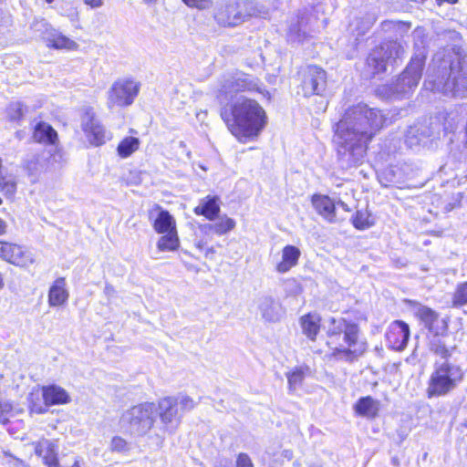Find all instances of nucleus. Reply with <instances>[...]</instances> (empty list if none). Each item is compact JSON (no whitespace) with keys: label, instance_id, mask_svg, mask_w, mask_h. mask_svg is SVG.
<instances>
[{"label":"nucleus","instance_id":"1","mask_svg":"<svg viewBox=\"0 0 467 467\" xmlns=\"http://www.w3.org/2000/svg\"><path fill=\"white\" fill-rule=\"evenodd\" d=\"M385 117L380 110L359 103L348 109L337 124L334 141L337 154L350 165L363 160L367 145L383 127Z\"/></svg>","mask_w":467,"mask_h":467},{"label":"nucleus","instance_id":"2","mask_svg":"<svg viewBox=\"0 0 467 467\" xmlns=\"http://www.w3.org/2000/svg\"><path fill=\"white\" fill-rule=\"evenodd\" d=\"M434 62H439V74L428 75L424 88L452 97H462L467 92V55L463 48L453 46L437 53Z\"/></svg>","mask_w":467,"mask_h":467},{"label":"nucleus","instance_id":"3","mask_svg":"<svg viewBox=\"0 0 467 467\" xmlns=\"http://www.w3.org/2000/svg\"><path fill=\"white\" fill-rule=\"evenodd\" d=\"M221 117L238 141L255 140L267 125L265 109L254 99L241 97L230 108L221 110Z\"/></svg>","mask_w":467,"mask_h":467},{"label":"nucleus","instance_id":"4","mask_svg":"<svg viewBox=\"0 0 467 467\" xmlns=\"http://www.w3.org/2000/svg\"><path fill=\"white\" fill-rule=\"evenodd\" d=\"M329 345L333 349V356L338 359L351 362L361 356L367 348L365 341L358 337V327L356 324L348 323L345 319H329L327 327Z\"/></svg>","mask_w":467,"mask_h":467},{"label":"nucleus","instance_id":"5","mask_svg":"<svg viewBox=\"0 0 467 467\" xmlns=\"http://www.w3.org/2000/svg\"><path fill=\"white\" fill-rule=\"evenodd\" d=\"M426 60L424 51L413 56L395 81L390 84H384L378 87L377 95L384 99H408L413 94L422 76Z\"/></svg>","mask_w":467,"mask_h":467},{"label":"nucleus","instance_id":"6","mask_svg":"<svg viewBox=\"0 0 467 467\" xmlns=\"http://www.w3.org/2000/svg\"><path fill=\"white\" fill-rule=\"evenodd\" d=\"M267 12L264 6L253 1L230 2L222 5L215 14L216 21L224 26H236L252 16L265 17Z\"/></svg>","mask_w":467,"mask_h":467},{"label":"nucleus","instance_id":"7","mask_svg":"<svg viewBox=\"0 0 467 467\" xmlns=\"http://www.w3.org/2000/svg\"><path fill=\"white\" fill-rule=\"evenodd\" d=\"M157 411L153 402H145L133 406L123 412L119 424L122 430L133 435H144L153 426L154 414Z\"/></svg>","mask_w":467,"mask_h":467},{"label":"nucleus","instance_id":"8","mask_svg":"<svg viewBox=\"0 0 467 467\" xmlns=\"http://www.w3.org/2000/svg\"><path fill=\"white\" fill-rule=\"evenodd\" d=\"M257 91L262 93L259 80L243 72H230L223 74L217 82L215 94L221 101L238 92Z\"/></svg>","mask_w":467,"mask_h":467},{"label":"nucleus","instance_id":"9","mask_svg":"<svg viewBox=\"0 0 467 467\" xmlns=\"http://www.w3.org/2000/svg\"><path fill=\"white\" fill-rule=\"evenodd\" d=\"M462 378L460 367L447 361L435 364L428 388L429 396L445 395L456 386V382Z\"/></svg>","mask_w":467,"mask_h":467},{"label":"nucleus","instance_id":"10","mask_svg":"<svg viewBox=\"0 0 467 467\" xmlns=\"http://www.w3.org/2000/svg\"><path fill=\"white\" fill-rule=\"evenodd\" d=\"M405 47L398 41H388L374 48L367 58V65L372 74L386 71L387 66L401 58Z\"/></svg>","mask_w":467,"mask_h":467},{"label":"nucleus","instance_id":"11","mask_svg":"<svg viewBox=\"0 0 467 467\" xmlns=\"http://www.w3.org/2000/svg\"><path fill=\"white\" fill-rule=\"evenodd\" d=\"M29 408L32 412L42 414L47 411V406L67 404L70 401L68 393L57 385L44 386L39 389L33 390L29 394Z\"/></svg>","mask_w":467,"mask_h":467},{"label":"nucleus","instance_id":"12","mask_svg":"<svg viewBox=\"0 0 467 467\" xmlns=\"http://www.w3.org/2000/svg\"><path fill=\"white\" fill-rule=\"evenodd\" d=\"M140 84L131 78L116 80L107 93V105L109 109L124 108L131 105L138 96Z\"/></svg>","mask_w":467,"mask_h":467},{"label":"nucleus","instance_id":"13","mask_svg":"<svg viewBox=\"0 0 467 467\" xmlns=\"http://www.w3.org/2000/svg\"><path fill=\"white\" fill-rule=\"evenodd\" d=\"M80 128L87 140L93 146L103 145L108 140L107 131L96 117V113L91 107L82 109Z\"/></svg>","mask_w":467,"mask_h":467},{"label":"nucleus","instance_id":"14","mask_svg":"<svg viewBox=\"0 0 467 467\" xmlns=\"http://www.w3.org/2000/svg\"><path fill=\"white\" fill-rule=\"evenodd\" d=\"M327 86V73L317 66H308L302 72L301 89L306 97L320 95Z\"/></svg>","mask_w":467,"mask_h":467},{"label":"nucleus","instance_id":"15","mask_svg":"<svg viewBox=\"0 0 467 467\" xmlns=\"http://www.w3.org/2000/svg\"><path fill=\"white\" fill-rule=\"evenodd\" d=\"M0 257L16 266L26 267L35 263L34 254L26 247L0 241Z\"/></svg>","mask_w":467,"mask_h":467},{"label":"nucleus","instance_id":"16","mask_svg":"<svg viewBox=\"0 0 467 467\" xmlns=\"http://www.w3.org/2000/svg\"><path fill=\"white\" fill-rule=\"evenodd\" d=\"M156 408L163 429L169 433H173L179 427L182 418L179 408L176 407V400L171 396L162 398L158 401Z\"/></svg>","mask_w":467,"mask_h":467},{"label":"nucleus","instance_id":"17","mask_svg":"<svg viewBox=\"0 0 467 467\" xmlns=\"http://www.w3.org/2000/svg\"><path fill=\"white\" fill-rule=\"evenodd\" d=\"M409 338V325L401 320L392 322L386 333L389 348L397 351H401L406 348Z\"/></svg>","mask_w":467,"mask_h":467},{"label":"nucleus","instance_id":"18","mask_svg":"<svg viewBox=\"0 0 467 467\" xmlns=\"http://www.w3.org/2000/svg\"><path fill=\"white\" fill-rule=\"evenodd\" d=\"M17 186L16 168L13 164L4 165L0 158V193L7 199H13L17 192Z\"/></svg>","mask_w":467,"mask_h":467},{"label":"nucleus","instance_id":"19","mask_svg":"<svg viewBox=\"0 0 467 467\" xmlns=\"http://www.w3.org/2000/svg\"><path fill=\"white\" fill-rule=\"evenodd\" d=\"M257 306L261 317L266 322L276 323L280 321L285 315V310L281 304L269 296L260 297Z\"/></svg>","mask_w":467,"mask_h":467},{"label":"nucleus","instance_id":"20","mask_svg":"<svg viewBox=\"0 0 467 467\" xmlns=\"http://www.w3.org/2000/svg\"><path fill=\"white\" fill-rule=\"evenodd\" d=\"M150 219L152 221V227L157 234H161L177 231L174 217L159 205H156V207L150 212Z\"/></svg>","mask_w":467,"mask_h":467},{"label":"nucleus","instance_id":"21","mask_svg":"<svg viewBox=\"0 0 467 467\" xmlns=\"http://www.w3.org/2000/svg\"><path fill=\"white\" fill-rule=\"evenodd\" d=\"M69 297L67 283L64 277L57 278L48 290V305L51 307L64 306Z\"/></svg>","mask_w":467,"mask_h":467},{"label":"nucleus","instance_id":"22","mask_svg":"<svg viewBox=\"0 0 467 467\" xmlns=\"http://www.w3.org/2000/svg\"><path fill=\"white\" fill-rule=\"evenodd\" d=\"M220 211V198L215 195H207L201 199L199 204L193 209L196 215H202L209 221H214Z\"/></svg>","mask_w":467,"mask_h":467},{"label":"nucleus","instance_id":"23","mask_svg":"<svg viewBox=\"0 0 467 467\" xmlns=\"http://www.w3.org/2000/svg\"><path fill=\"white\" fill-rule=\"evenodd\" d=\"M301 252L295 245H285L282 250L281 261L276 265L275 269L280 274H285L297 265Z\"/></svg>","mask_w":467,"mask_h":467},{"label":"nucleus","instance_id":"24","mask_svg":"<svg viewBox=\"0 0 467 467\" xmlns=\"http://www.w3.org/2000/svg\"><path fill=\"white\" fill-rule=\"evenodd\" d=\"M312 204L318 214L329 223L336 221V202L327 195H314Z\"/></svg>","mask_w":467,"mask_h":467},{"label":"nucleus","instance_id":"25","mask_svg":"<svg viewBox=\"0 0 467 467\" xmlns=\"http://www.w3.org/2000/svg\"><path fill=\"white\" fill-rule=\"evenodd\" d=\"M455 348L454 345L448 344L447 336H439V334H433V337L430 340V350L441 358H448L451 356Z\"/></svg>","mask_w":467,"mask_h":467},{"label":"nucleus","instance_id":"26","mask_svg":"<svg viewBox=\"0 0 467 467\" xmlns=\"http://www.w3.org/2000/svg\"><path fill=\"white\" fill-rule=\"evenodd\" d=\"M355 412L366 418H374L379 410V402L370 396L360 398L354 406Z\"/></svg>","mask_w":467,"mask_h":467},{"label":"nucleus","instance_id":"27","mask_svg":"<svg viewBox=\"0 0 467 467\" xmlns=\"http://www.w3.org/2000/svg\"><path fill=\"white\" fill-rule=\"evenodd\" d=\"M429 136V128L426 125L419 123L408 129L405 135V141L410 148H413L424 142V140Z\"/></svg>","mask_w":467,"mask_h":467},{"label":"nucleus","instance_id":"28","mask_svg":"<svg viewBox=\"0 0 467 467\" xmlns=\"http://www.w3.org/2000/svg\"><path fill=\"white\" fill-rule=\"evenodd\" d=\"M33 137L40 143L55 144L57 140V131L46 122H39L36 126Z\"/></svg>","mask_w":467,"mask_h":467},{"label":"nucleus","instance_id":"29","mask_svg":"<svg viewBox=\"0 0 467 467\" xmlns=\"http://www.w3.org/2000/svg\"><path fill=\"white\" fill-rule=\"evenodd\" d=\"M416 316L423 322L425 327L431 334H439V328L435 326L439 321L438 313L430 307L420 306L418 308Z\"/></svg>","mask_w":467,"mask_h":467},{"label":"nucleus","instance_id":"30","mask_svg":"<svg viewBox=\"0 0 467 467\" xmlns=\"http://www.w3.org/2000/svg\"><path fill=\"white\" fill-rule=\"evenodd\" d=\"M235 226V221L226 214H223L221 216L218 215V221L216 223L206 224L204 228L218 235H223L234 230Z\"/></svg>","mask_w":467,"mask_h":467},{"label":"nucleus","instance_id":"31","mask_svg":"<svg viewBox=\"0 0 467 467\" xmlns=\"http://www.w3.org/2000/svg\"><path fill=\"white\" fill-rule=\"evenodd\" d=\"M320 318L317 315L308 314L301 317V327L303 333L311 340H315L319 332Z\"/></svg>","mask_w":467,"mask_h":467},{"label":"nucleus","instance_id":"32","mask_svg":"<svg viewBox=\"0 0 467 467\" xmlns=\"http://www.w3.org/2000/svg\"><path fill=\"white\" fill-rule=\"evenodd\" d=\"M162 236L157 242V248L160 252H173L180 246L178 232L161 234Z\"/></svg>","mask_w":467,"mask_h":467},{"label":"nucleus","instance_id":"33","mask_svg":"<svg viewBox=\"0 0 467 467\" xmlns=\"http://www.w3.org/2000/svg\"><path fill=\"white\" fill-rule=\"evenodd\" d=\"M309 372L307 366H298L286 373L288 387L290 390H295L300 387L306 375Z\"/></svg>","mask_w":467,"mask_h":467},{"label":"nucleus","instance_id":"34","mask_svg":"<svg viewBox=\"0 0 467 467\" xmlns=\"http://www.w3.org/2000/svg\"><path fill=\"white\" fill-rule=\"evenodd\" d=\"M140 141L135 137H126L118 145L117 151L119 157L125 159L140 148Z\"/></svg>","mask_w":467,"mask_h":467},{"label":"nucleus","instance_id":"35","mask_svg":"<svg viewBox=\"0 0 467 467\" xmlns=\"http://www.w3.org/2000/svg\"><path fill=\"white\" fill-rule=\"evenodd\" d=\"M352 223L358 230H366L374 225V221L368 210H358L352 218Z\"/></svg>","mask_w":467,"mask_h":467},{"label":"nucleus","instance_id":"36","mask_svg":"<svg viewBox=\"0 0 467 467\" xmlns=\"http://www.w3.org/2000/svg\"><path fill=\"white\" fill-rule=\"evenodd\" d=\"M48 45L57 49L65 48L73 50L78 47V44L74 40L60 34L54 35L50 39H48Z\"/></svg>","mask_w":467,"mask_h":467},{"label":"nucleus","instance_id":"37","mask_svg":"<svg viewBox=\"0 0 467 467\" xmlns=\"http://www.w3.org/2000/svg\"><path fill=\"white\" fill-rule=\"evenodd\" d=\"M413 40H414V48H415V53L413 56L420 53V51H424L425 55L427 56V51H426L427 36H426L425 30L423 28L417 27L413 31Z\"/></svg>","mask_w":467,"mask_h":467},{"label":"nucleus","instance_id":"38","mask_svg":"<svg viewBox=\"0 0 467 467\" xmlns=\"http://www.w3.org/2000/svg\"><path fill=\"white\" fill-rule=\"evenodd\" d=\"M467 304V282L459 284L452 296V306L460 307Z\"/></svg>","mask_w":467,"mask_h":467},{"label":"nucleus","instance_id":"39","mask_svg":"<svg viewBox=\"0 0 467 467\" xmlns=\"http://www.w3.org/2000/svg\"><path fill=\"white\" fill-rule=\"evenodd\" d=\"M172 397L176 400V407L179 408L182 413L192 410L198 403L193 399L184 394Z\"/></svg>","mask_w":467,"mask_h":467},{"label":"nucleus","instance_id":"40","mask_svg":"<svg viewBox=\"0 0 467 467\" xmlns=\"http://www.w3.org/2000/svg\"><path fill=\"white\" fill-rule=\"evenodd\" d=\"M288 37L293 42H303L307 37L303 21L289 27Z\"/></svg>","mask_w":467,"mask_h":467},{"label":"nucleus","instance_id":"41","mask_svg":"<svg viewBox=\"0 0 467 467\" xmlns=\"http://www.w3.org/2000/svg\"><path fill=\"white\" fill-rule=\"evenodd\" d=\"M24 114L23 105L16 101L12 102L7 108V115L11 120L19 119Z\"/></svg>","mask_w":467,"mask_h":467},{"label":"nucleus","instance_id":"42","mask_svg":"<svg viewBox=\"0 0 467 467\" xmlns=\"http://www.w3.org/2000/svg\"><path fill=\"white\" fill-rule=\"evenodd\" d=\"M110 448L111 451L118 452H126L130 450L129 443L119 436H115L112 438Z\"/></svg>","mask_w":467,"mask_h":467},{"label":"nucleus","instance_id":"43","mask_svg":"<svg viewBox=\"0 0 467 467\" xmlns=\"http://www.w3.org/2000/svg\"><path fill=\"white\" fill-rule=\"evenodd\" d=\"M375 17L373 16H370L369 17L366 18V19H362L360 21V25H359V22H357V26L355 27V30L357 31V35L358 36H362L364 35L371 26L372 25L375 23Z\"/></svg>","mask_w":467,"mask_h":467},{"label":"nucleus","instance_id":"44","mask_svg":"<svg viewBox=\"0 0 467 467\" xmlns=\"http://www.w3.org/2000/svg\"><path fill=\"white\" fill-rule=\"evenodd\" d=\"M182 2L192 8L208 9L212 6L211 0H182Z\"/></svg>","mask_w":467,"mask_h":467},{"label":"nucleus","instance_id":"45","mask_svg":"<svg viewBox=\"0 0 467 467\" xmlns=\"http://www.w3.org/2000/svg\"><path fill=\"white\" fill-rule=\"evenodd\" d=\"M12 414V405L8 402H0V423H5Z\"/></svg>","mask_w":467,"mask_h":467},{"label":"nucleus","instance_id":"46","mask_svg":"<svg viewBox=\"0 0 467 467\" xmlns=\"http://www.w3.org/2000/svg\"><path fill=\"white\" fill-rule=\"evenodd\" d=\"M236 467H254V465L246 453H240L236 460Z\"/></svg>","mask_w":467,"mask_h":467},{"label":"nucleus","instance_id":"47","mask_svg":"<svg viewBox=\"0 0 467 467\" xmlns=\"http://www.w3.org/2000/svg\"><path fill=\"white\" fill-rule=\"evenodd\" d=\"M72 22L78 20V12L76 8L70 7L65 14Z\"/></svg>","mask_w":467,"mask_h":467},{"label":"nucleus","instance_id":"48","mask_svg":"<svg viewBox=\"0 0 467 467\" xmlns=\"http://www.w3.org/2000/svg\"><path fill=\"white\" fill-rule=\"evenodd\" d=\"M87 5L91 8H99L103 5V0H83Z\"/></svg>","mask_w":467,"mask_h":467},{"label":"nucleus","instance_id":"49","mask_svg":"<svg viewBox=\"0 0 467 467\" xmlns=\"http://www.w3.org/2000/svg\"><path fill=\"white\" fill-rule=\"evenodd\" d=\"M104 293L108 296H112L115 293L114 287L110 285H106V286L104 288Z\"/></svg>","mask_w":467,"mask_h":467},{"label":"nucleus","instance_id":"50","mask_svg":"<svg viewBox=\"0 0 467 467\" xmlns=\"http://www.w3.org/2000/svg\"><path fill=\"white\" fill-rule=\"evenodd\" d=\"M336 205L341 207L344 211L346 212H349L350 211V208L348 207V205L344 202L343 201L339 200L336 202Z\"/></svg>","mask_w":467,"mask_h":467},{"label":"nucleus","instance_id":"51","mask_svg":"<svg viewBox=\"0 0 467 467\" xmlns=\"http://www.w3.org/2000/svg\"><path fill=\"white\" fill-rule=\"evenodd\" d=\"M5 223L0 219V234H3L5 232Z\"/></svg>","mask_w":467,"mask_h":467},{"label":"nucleus","instance_id":"52","mask_svg":"<svg viewBox=\"0 0 467 467\" xmlns=\"http://www.w3.org/2000/svg\"><path fill=\"white\" fill-rule=\"evenodd\" d=\"M436 1L439 5H441L444 2L449 3V4H456L458 2V0H436Z\"/></svg>","mask_w":467,"mask_h":467},{"label":"nucleus","instance_id":"53","mask_svg":"<svg viewBox=\"0 0 467 467\" xmlns=\"http://www.w3.org/2000/svg\"><path fill=\"white\" fill-rule=\"evenodd\" d=\"M398 25L400 27H404L405 30H408L410 28V24L403 23V22H399Z\"/></svg>","mask_w":467,"mask_h":467},{"label":"nucleus","instance_id":"54","mask_svg":"<svg viewBox=\"0 0 467 467\" xmlns=\"http://www.w3.org/2000/svg\"><path fill=\"white\" fill-rule=\"evenodd\" d=\"M4 287V280L2 275L0 274V290Z\"/></svg>","mask_w":467,"mask_h":467},{"label":"nucleus","instance_id":"55","mask_svg":"<svg viewBox=\"0 0 467 467\" xmlns=\"http://www.w3.org/2000/svg\"><path fill=\"white\" fill-rule=\"evenodd\" d=\"M16 462H18L20 464H22V461H19L18 459H16Z\"/></svg>","mask_w":467,"mask_h":467},{"label":"nucleus","instance_id":"56","mask_svg":"<svg viewBox=\"0 0 467 467\" xmlns=\"http://www.w3.org/2000/svg\"><path fill=\"white\" fill-rule=\"evenodd\" d=\"M54 0H47V3H52Z\"/></svg>","mask_w":467,"mask_h":467},{"label":"nucleus","instance_id":"57","mask_svg":"<svg viewBox=\"0 0 467 467\" xmlns=\"http://www.w3.org/2000/svg\"><path fill=\"white\" fill-rule=\"evenodd\" d=\"M2 202H3V201H2V199L0 198V205L2 204Z\"/></svg>","mask_w":467,"mask_h":467},{"label":"nucleus","instance_id":"58","mask_svg":"<svg viewBox=\"0 0 467 467\" xmlns=\"http://www.w3.org/2000/svg\"><path fill=\"white\" fill-rule=\"evenodd\" d=\"M146 2H148L149 0H145Z\"/></svg>","mask_w":467,"mask_h":467},{"label":"nucleus","instance_id":"59","mask_svg":"<svg viewBox=\"0 0 467 467\" xmlns=\"http://www.w3.org/2000/svg\"><path fill=\"white\" fill-rule=\"evenodd\" d=\"M0 2H2V0H0Z\"/></svg>","mask_w":467,"mask_h":467}]
</instances>
